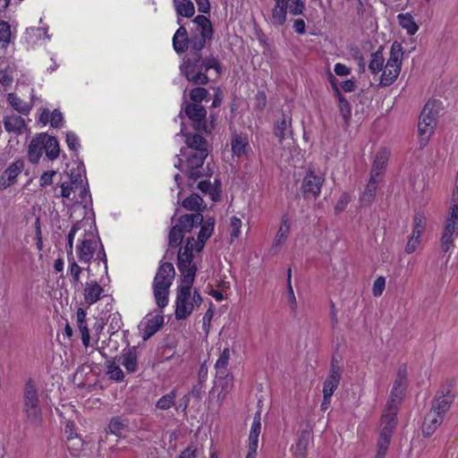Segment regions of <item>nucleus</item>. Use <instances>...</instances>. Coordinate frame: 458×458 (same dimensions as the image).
I'll list each match as a JSON object with an SVG mask.
<instances>
[{"mask_svg":"<svg viewBox=\"0 0 458 458\" xmlns=\"http://www.w3.org/2000/svg\"><path fill=\"white\" fill-rule=\"evenodd\" d=\"M213 230L214 219L208 218L201 225L197 240L194 237L188 238L185 245L180 248L178 251L177 267L182 276L175 300L174 316L178 320L187 318L193 312L195 307H199L202 302V298L198 291L191 293V287L197 272V266L193 262V259L195 253L202 250Z\"/></svg>","mask_w":458,"mask_h":458,"instance_id":"1","label":"nucleus"},{"mask_svg":"<svg viewBox=\"0 0 458 458\" xmlns=\"http://www.w3.org/2000/svg\"><path fill=\"white\" fill-rule=\"evenodd\" d=\"M175 270L172 263L161 264L153 280V293L157 306L161 309L168 304L169 289L174 279Z\"/></svg>","mask_w":458,"mask_h":458,"instance_id":"2","label":"nucleus"},{"mask_svg":"<svg viewBox=\"0 0 458 458\" xmlns=\"http://www.w3.org/2000/svg\"><path fill=\"white\" fill-rule=\"evenodd\" d=\"M441 109V102L429 100L424 106L419 121V137L421 145H425L437 126V117Z\"/></svg>","mask_w":458,"mask_h":458,"instance_id":"3","label":"nucleus"},{"mask_svg":"<svg viewBox=\"0 0 458 458\" xmlns=\"http://www.w3.org/2000/svg\"><path fill=\"white\" fill-rule=\"evenodd\" d=\"M305 10L301 0H274V6L268 22L276 27L282 26L287 20V11L293 16L301 15Z\"/></svg>","mask_w":458,"mask_h":458,"instance_id":"4","label":"nucleus"},{"mask_svg":"<svg viewBox=\"0 0 458 458\" xmlns=\"http://www.w3.org/2000/svg\"><path fill=\"white\" fill-rule=\"evenodd\" d=\"M403 55L402 44L394 41L391 46L390 56L382 70L380 85L386 87L395 81L401 71Z\"/></svg>","mask_w":458,"mask_h":458,"instance_id":"5","label":"nucleus"},{"mask_svg":"<svg viewBox=\"0 0 458 458\" xmlns=\"http://www.w3.org/2000/svg\"><path fill=\"white\" fill-rule=\"evenodd\" d=\"M181 154L186 157V161L182 164L179 158L178 164H174V166L180 168L190 179L195 182L202 176L199 169H202L204 160L207 158L208 152L183 150L182 148Z\"/></svg>","mask_w":458,"mask_h":458,"instance_id":"6","label":"nucleus"},{"mask_svg":"<svg viewBox=\"0 0 458 458\" xmlns=\"http://www.w3.org/2000/svg\"><path fill=\"white\" fill-rule=\"evenodd\" d=\"M83 225L81 230H83L82 238L79 239V242L76 245V254L78 259L81 263L89 265L91 259L94 257V254L100 244L99 239H98L94 233L91 231L87 232L86 230V223L82 221H79ZM87 270L89 271V266H88Z\"/></svg>","mask_w":458,"mask_h":458,"instance_id":"7","label":"nucleus"},{"mask_svg":"<svg viewBox=\"0 0 458 458\" xmlns=\"http://www.w3.org/2000/svg\"><path fill=\"white\" fill-rule=\"evenodd\" d=\"M23 398V410L27 419L33 424H39L42 420L41 409L38 390L31 381H29L25 386Z\"/></svg>","mask_w":458,"mask_h":458,"instance_id":"8","label":"nucleus"},{"mask_svg":"<svg viewBox=\"0 0 458 458\" xmlns=\"http://www.w3.org/2000/svg\"><path fill=\"white\" fill-rule=\"evenodd\" d=\"M196 29L189 40L191 47L199 52L204 48L208 40L213 36V30L210 21L204 15H198L193 20Z\"/></svg>","mask_w":458,"mask_h":458,"instance_id":"9","label":"nucleus"},{"mask_svg":"<svg viewBox=\"0 0 458 458\" xmlns=\"http://www.w3.org/2000/svg\"><path fill=\"white\" fill-rule=\"evenodd\" d=\"M182 73L186 79L196 85H205L208 82V78L204 72L201 65V58L198 53L187 60L180 66Z\"/></svg>","mask_w":458,"mask_h":458,"instance_id":"10","label":"nucleus"},{"mask_svg":"<svg viewBox=\"0 0 458 458\" xmlns=\"http://www.w3.org/2000/svg\"><path fill=\"white\" fill-rule=\"evenodd\" d=\"M82 226H83L82 224L75 223L72 225V227L67 236V252H68L67 258H68V263H69L68 271L72 277V284L75 288L82 285V283L81 280V274L82 272V267H81L78 265V263L76 262V260L74 259V257L72 255L73 241H74L76 233L81 231Z\"/></svg>","mask_w":458,"mask_h":458,"instance_id":"11","label":"nucleus"},{"mask_svg":"<svg viewBox=\"0 0 458 458\" xmlns=\"http://www.w3.org/2000/svg\"><path fill=\"white\" fill-rule=\"evenodd\" d=\"M458 237V204L453 203L450 207L442 236V250L447 252Z\"/></svg>","mask_w":458,"mask_h":458,"instance_id":"12","label":"nucleus"},{"mask_svg":"<svg viewBox=\"0 0 458 458\" xmlns=\"http://www.w3.org/2000/svg\"><path fill=\"white\" fill-rule=\"evenodd\" d=\"M183 110L188 118L191 121L196 131H207V111L205 107L197 103H184Z\"/></svg>","mask_w":458,"mask_h":458,"instance_id":"13","label":"nucleus"},{"mask_svg":"<svg viewBox=\"0 0 458 458\" xmlns=\"http://www.w3.org/2000/svg\"><path fill=\"white\" fill-rule=\"evenodd\" d=\"M324 182L322 175L316 174L313 171L310 170L304 176L301 182V191L305 198H317L321 191V187Z\"/></svg>","mask_w":458,"mask_h":458,"instance_id":"14","label":"nucleus"},{"mask_svg":"<svg viewBox=\"0 0 458 458\" xmlns=\"http://www.w3.org/2000/svg\"><path fill=\"white\" fill-rule=\"evenodd\" d=\"M406 369L404 367L399 368L396 379L394 380L391 390L390 398L387 402V405H389V407L394 406V404L398 407L406 387Z\"/></svg>","mask_w":458,"mask_h":458,"instance_id":"15","label":"nucleus"},{"mask_svg":"<svg viewBox=\"0 0 458 458\" xmlns=\"http://www.w3.org/2000/svg\"><path fill=\"white\" fill-rule=\"evenodd\" d=\"M261 431V412L257 411L254 415L252 425L249 435L248 454L246 458H255L259 445V437Z\"/></svg>","mask_w":458,"mask_h":458,"instance_id":"16","label":"nucleus"},{"mask_svg":"<svg viewBox=\"0 0 458 458\" xmlns=\"http://www.w3.org/2000/svg\"><path fill=\"white\" fill-rule=\"evenodd\" d=\"M290 232V225L288 222L287 216H284L281 220L280 227L276 234V237L273 241L272 246H271V251H273L274 254H276L281 248L284 245V243L287 241L288 235Z\"/></svg>","mask_w":458,"mask_h":458,"instance_id":"17","label":"nucleus"},{"mask_svg":"<svg viewBox=\"0 0 458 458\" xmlns=\"http://www.w3.org/2000/svg\"><path fill=\"white\" fill-rule=\"evenodd\" d=\"M454 399V395L450 390H447L445 393H438L433 401L431 409L435 411H438L439 414L445 417V414L450 409Z\"/></svg>","mask_w":458,"mask_h":458,"instance_id":"18","label":"nucleus"},{"mask_svg":"<svg viewBox=\"0 0 458 458\" xmlns=\"http://www.w3.org/2000/svg\"><path fill=\"white\" fill-rule=\"evenodd\" d=\"M389 157V149L386 148H379L375 156L370 175L380 178L386 167Z\"/></svg>","mask_w":458,"mask_h":458,"instance_id":"19","label":"nucleus"},{"mask_svg":"<svg viewBox=\"0 0 458 458\" xmlns=\"http://www.w3.org/2000/svg\"><path fill=\"white\" fill-rule=\"evenodd\" d=\"M181 133L185 137V150L208 152V141L204 137L197 133H183V128L181 129Z\"/></svg>","mask_w":458,"mask_h":458,"instance_id":"20","label":"nucleus"},{"mask_svg":"<svg viewBox=\"0 0 458 458\" xmlns=\"http://www.w3.org/2000/svg\"><path fill=\"white\" fill-rule=\"evenodd\" d=\"M396 405L389 407V405H386V410L382 415L381 418V425L382 428L380 429V433H386V436L392 437V433L395 428V417L397 413Z\"/></svg>","mask_w":458,"mask_h":458,"instance_id":"21","label":"nucleus"},{"mask_svg":"<svg viewBox=\"0 0 458 458\" xmlns=\"http://www.w3.org/2000/svg\"><path fill=\"white\" fill-rule=\"evenodd\" d=\"M164 318L161 315H154L147 317L145 321L142 323V337L144 340L148 339L155 335L160 327L163 326Z\"/></svg>","mask_w":458,"mask_h":458,"instance_id":"22","label":"nucleus"},{"mask_svg":"<svg viewBox=\"0 0 458 458\" xmlns=\"http://www.w3.org/2000/svg\"><path fill=\"white\" fill-rule=\"evenodd\" d=\"M104 289L97 281L87 282L83 291L85 302L89 306L96 303L101 298Z\"/></svg>","mask_w":458,"mask_h":458,"instance_id":"23","label":"nucleus"},{"mask_svg":"<svg viewBox=\"0 0 458 458\" xmlns=\"http://www.w3.org/2000/svg\"><path fill=\"white\" fill-rule=\"evenodd\" d=\"M4 126L6 131L17 135L22 134L26 130V123L24 119L16 114L5 116L4 118Z\"/></svg>","mask_w":458,"mask_h":458,"instance_id":"24","label":"nucleus"},{"mask_svg":"<svg viewBox=\"0 0 458 458\" xmlns=\"http://www.w3.org/2000/svg\"><path fill=\"white\" fill-rule=\"evenodd\" d=\"M22 169H23L22 161H16L14 163H13L3 173L2 176H1V185L4 188H7V187L11 186L14 182L18 174L22 171Z\"/></svg>","mask_w":458,"mask_h":458,"instance_id":"25","label":"nucleus"},{"mask_svg":"<svg viewBox=\"0 0 458 458\" xmlns=\"http://www.w3.org/2000/svg\"><path fill=\"white\" fill-rule=\"evenodd\" d=\"M444 416L435 411L432 409L428 412L425 417L423 424V433L426 436H430L443 422Z\"/></svg>","mask_w":458,"mask_h":458,"instance_id":"26","label":"nucleus"},{"mask_svg":"<svg viewBox=\"0 0 458 458\" xmlns=\"http://www.w3.org/2000/svg\"><path fill=\"white\" fill-rule=\"evenodd\" d=\"M79 190L81 199L86 198L87 191L82 185V180L79 182L78 178L72 179L70 182L61 184V196L65 199H71L72 193Z\"/></svg>","mask_w":458,"mask_h":458,"instance_id":"27","label":"nucleus"},{"mask_svg":"<svg viewBox=\"0 0 458 458\" xmlns=\"http://www.w3.org/2000/svg\"><path fill=\"white\" fill-rule=\"evenodd\" d=\"M43 141V150H45L47 157L50 160H55L58 157L60 148L59 144L55 137L47 134H40Z\"/></svg>","mask_w":458,"mask_h":458,"instance_id":"28","label":"nucleus"},{"mask_svg":"<svg viewBox=\"0 0 458 458\" xmlns=\"http://www.w3.org/2000/svg\"><path fill=\"white\" fill-rule=\"evenodd\" d=\"M339 369L332 366L330 374L327 377L323 386V395L332 396L335 389L337 388L340 381Z\"/></svg>","mask_w":458,"mask_h":458,"instance_id":"29","label":"nucleus"},{"mask_svg":"<svg viewBox=\"0 0 458 458\" xmlns=\"http://www.w3.org/2000/svg\"><path fill=\"white\" fill-rule=\"evenodd\" d=\"M43 153V141L41 140L40 134L34 137L28 149V157L29 160L33 163L37 164L38 163L41 156Z\"/></svg>","mask_w":458,"mask_h":458,"instance_id":"30","label":"nucleus"},{"mask_svg":"<svg viewBox=\"0 0 458 458\" xmlns=\"http://www.w3.org/2000/svg\"><path fill=\"white\" fill-rule=\"evenodd\" d=\"M232 152L236 157H242L249 147L248 137L245 134H234L231 140Z\"/></svg>","mask_w":458,"mask_h":458,"instance_id":"31","label":"nucleus"},{"mask_svg":"<svg viewBox=\"0 0 458 458\" xmlns=\"http://www.w3.org/2000/svg\"><path fill=\"white\" fill-rule=\"evenodd\" d=\"M202 220V215L197 212L195 214L182 216L175 225L180 226V229L183 233H186L190 232L196 224L201 223Z\"/></svg>","mask_w":458,"mask_h":458,"instance_id":"32","label":"nucleus"},{"mask_svg":"<svg viewBox=\"0 0 458 458\" xmlns=\"http://www.w3.org/2000/svg\"><path fill=\"white\" fill-rule=\"evenodd\" d=\"M76 318H77V326L81 334L82 344L85 347H88L89 344V341H90V335H89V331L87 322H86V311L81 308L78 309L77 314H76Z\"/></svg>","mask_w":458,"mask_h":458,"instance_id":"33","label":"nucleus"},{"mask_svg":"<svg viewBox=\"0 0 458 458\" xmlns=\"http://www.w3.org/2000/svg\"><path fill=\"white\" fill-rule=\"evenodd\" d=\"M173 46L177 53H183L188 48L189 39L187 30L184 27L181 26L175 31L173 38Z\"/></svg>","mask_w":458,"mask_h":458,"instance_id":"34","label":"nucleus"},{"mask_svg":"<svg viewBox=\"0 0 458 458\" xmlns=\"http://www.w3.org/2000/svg\"><path fill=\"white\" fill-rule=\"evenodd\" d=\"M178 16L191 18L195 13V7L191 0H173Z\"/></svg>","mask_w":458,"mask_h":458,"instance_id":"35","label":"nucleus"},{"mask_svg":"<svg viewBox=\"0 0 458 458\" xmlns=\"http://www.w3.org/2000/svg\"><path fill=\"white\" fill-rule=\"evenodd\" d=\"M379 181L380 178L370 175L369 181L360 196V201L362 203L368 204L374 199Z\"/></svg>","mask_w":458,"mask_h":458,"instance_id":"36","label":"nucleus"},{"mask_svg":"<svg viewBox=\"0 0 458 458\" xmlns=\"http://www.w3.org/2000/svg\"><path fill=\"white\" fill-rule=\"evenodd\" d=\"M7 101L16 111L21 114H28L30 111L31 106L21 99L14 93H9L7 95Z\"/></svg>","mask_w":458,"mask_h":458,"instance_id":"37","label":"nucleus"},{"mask_svg":"<svg viewBox=\"0 0 458 458\" xmlns=\"http://www.w3.org/2000/svg\"><path fill=\"white\" fill-rule=\"evenodd\" d=\"M400 26L407 30L409 35H414L418 31V25L410 13H402L397 16Z\"/></svg>","mask_w":458,"mask_h":458,"instance_id":"38","label":"nucleus"},{"mask_svg":"<svg viewBox=\"0 0 458 458\" xmlns=\"http://www.w3.org/2000/svg\"><path fill=\"white\" fill-rule=\"evenodd\" d=\"M391 437L390 436H386V433H379L375 458H385L391 442Z\"/></svg>","mask_w":458,"mask_h":458,"instance_id":"39","label":"nucleus"},{"mask_svg":"<svg viewBox=\"0 0 458 458\" xmlns=\"http://www.w3.org/2000/svg\"><path fill=\"white\" fill-rule=\"evenodd\" d=\"M385 64V59L381 52L377 51L371 55V59L369 64V70L373 74H377L382 72Z\"/></svg>","mask_w":458,"mask_h":458,"instance_id":"40","label":"nucleus"},{"mask_svg":"<svg viewBox=\"0 0 458 458\" xmlns=\"http://www.w3.org/2000/svg\"><path fill=\"white\" fill-rule=\"evenodd\" d=\"M123 366L129 371L134 372L137 369V356L134 351L129 350L123 355Z\"/></svg>","mask_w":458,"mask_h":458,"instance_id":"41","label":"nucleus"},{"mask_svg":"<svg viewBox=\"0 0 458 458\" xmlns=\"http://www.w3.org/2000/svg\"><path fill=\"white\" fill-rule=\"evenodd\" d=\"M175 397L176 392L175 390H172L170 393L163 395L157 400L156 407L164 411L168 410L174 404Z\"/></svg>","mask_w":458,"mask_h":458,"instance_id":"42","label":"nucleus"},{"mask_svg":"<svg viewBox=\"0 0 458 458\" xmlns=\"http://www.w3.org/2000/svg\"><path fill=\"white\" fill-rule=\"evenodd\" d=\"M335 92L338 97V106L340 113L344 122L348 123L352 114L351 106L348 103V101L344 99V97L341 95L339 89L335 88Z\"/></svg>","mask_w":458,"mask_h":458,"instance_id":"43","label":"nucleus"},{"mask_svg":"<svg viewBox=\"0 0 458 458\" xmlns=\"http://www.w3.org/2000/svg\"><path fill=\"white\" fill-rule=\"evenodd\" d=\"M426 225L427 218L425 215L421 212L416 213L413 217V226L411 233L421 236L425 231Z\"/></svg>","mask_w":458,"mask_h":458,"instance_id":"44","label":"nucleus"},{"mask_svg":"<svg viewBox=\"0 0 458 458\" xmlns=\"http://www.w3.org/2000/svg\"><path fill=\"white\" fill-rule=\"evenodd\" d=\"M203 199L198 194H191L182 201V206L189 210L199 211L202 206Z\"/></svg>","mask_w":458,"mask_h":458,"instance_id":"45","label":"nucleus"},{"mask_svg":"<svg viewBox=\"0 0 458 458\" xmlns=\"http://www.w3.org/2000/svg\"><path fill=\"white\" fill-rule=\"evenodd\" d=\"M229 360H230V350L228 348H225L215 364V368L218 374H222V375L225 374V369L229 363Z\"/></svg>","mask_w":458,"mask_h":458,"instance_id":"46","label":"nucleus"},{"mask_svg":"<svg viewBox=\"0 0 458 458\" xmlns=\"http://www.w3.org/2000/svg\"><path fill=\"white\" fill-rule=\"evenodd\" d=\"M127 427V423L125 420L121 418H114L110 420L108 425L109 432L115 435L116 437H121L123 432Z\"/></svg>","mask_w":458,"mask_h":458,"instance_id":"47","label":"nucleus"},{"mask_svg":"<svg viewBox=\"0 0 458 458\" xmlns=\"http://www.w3.org/2000/svg\"><path fill=\"white\" fill-rule=\"evenodd\" d=\"M183 234L184 233L180 229V226L174 225L168 235L169 246L177 247L182 242Z\"/></svg>","mask_w":458,"mask_h":458,"instance_id":"48","label":"nucleus"},{"mask_svg":"<svg viewBox=\"0 0 458 458\" xmlns=\"http://www.w3.org/2000/svg\"><path fill=\"white\" fill-rule=\"evenodd\" d=\"M208 90L204 88L197 87L192 89L190 91L189 97H190V102L189 103H197L200 104L201 102L207 98L208 97Z\"/></svg>","mask_w":458,"mask_h":458,"instance_id":"49","label":"nucleus"},{"mask_svg":"<svg viewBox=\"0 0 458 458\" xmlns=\"http://www.w3.org/2000/svg\"><path fill=\"white\" fill-rule=\"evenodd\" d=\"M11 30L5 21H0V48H5L10 41Z\"/></svg>","mask_w":458,"mask_h":458,"instance_id":"50","label":"nucleus"},{"mask_svg":"<svg viewBox=\"0 0 458 458\" xmlns=\"http://www.w3.org/2000/svg\"><path fill=\"white\" fill-rule=\"evenodd\" d=\"M106 373L110 378L116 381L123 380L124 375L123 370L114 361H108L106 363Z\"/></svg>","mask_w":458,"mask_h":458,"instance_id":"51","label":"nucleus"},{"mask_svg":"<svg viewBox=\"0 0 458 458\" xmlns=\"http://www.w3.org/2000/svg\"><path fill=\"white\" fill-rule=\"evenodd\" d=\"M420 235L411 233L405 247V251L408 254L413 253L419 248L420 244Z\"/></svg>","mask_w":458,"mask_h":458,"instance_id":"52","label":"nucleus"},{"mask_svg":"<svg viewBox=\"0 0 458 458\" xmlns=\"http://www.w3.org/2000/svg\"><path fill=\"white\" fill-rule=\"evenodd\" d=\"M201 65H203L205 73L210 69L216 70L217 73H219L221 70L220 64L215 57H208L204 60L201 59Z\"/></svg>","mask_w":458,"mask_h":458,"instance_id":"53","label":"nucleus"},{"mask_svg":"<svg viewBox=\"0 0 458 458\" xmlns=\"http://www.w3.org/2000/svg\"><path fill=\"white\" fill-rule=\"evenodd\" d=\"M386 287V278L384 276H378L373 283L372 293L375 297L382 295Z\"/></svg>","mask_w":458,"mask_h":458,"instance_id":"54","label":"nucleus"},{"mask_svg":"<svg viewBox=\"0 0 458 458\" xmlns=\"http://www.w3.org/2000/svg\"><path fill=\"white\" fill-rule=\"evenodd\" d=\"M290 125V120H287L285 117L282 119V121L277 124L275 133L276 137L279 138L280 140H284L286 135V131Z\"/></svg>","mask_w":458,"mask_h":458,"instance_id":"55","label":"nucleus"},{"mask_svg":"<svg viewBox=\"0 0 458 458\" xmlns=\"http://www.w3.org/2000/svg\"><path fill=\"white\" fill-rule=\"evenodd\" d=\"M230 226L232 228L231 237L236 239L241 233L242 220L236 216L231 218Z\"/></svg>","mask_w":458,"mask_h":458,"instance_id":"56","label":"nucleus"},{"mask_svg":"<svg viewBox=\"0 0 458 458\" xmlns=\"http://www.w3.org/2000/svg\"><path fill=\"white\" fill-rule=\"evenodd\" d=\"M66 143L69 148L72 150H77L80 147L79 138L72 131H69L66 133Z\"/></svg>","mask_w":458,"mask_h":458,"instance_id":"57","label":"nucleus"},{"mask_svg":"<svg viewBox=\"0 0 458 458\" xmlns=\"http://www.w3.org/2000/svg\"><path fill=\"white\" fill-rule=\"evenodd\" d=\"M309 442V435L305 432H302L299 442L297 443V450L300 452L301 456L302 457L304 455V453L306 451V448L308 446Z\"/></svg>","mask_w":458,"mask_h":458,"instance_id":"58","label":"nucleus"},{"mask_svg":"<svg viewBox=\"0 0 458 458\" xmlns=\"http://www.w3.org/2000/svg\"><path fill=\"white\" fill-rule=\"evenodd\" d=\"M13 78L10 70L4 69L0 71V83L3 86H10Z\"/></svg>","mask_w":458,"mask_h":458,"instance_id":"59","label":"nucleus"},{"mask_svg":"<svg viewBox=\"0 0 458 458\" xmlns=\"http://www.w3.org/2000/svg\"><path fill=\"white\" fill-rule=\"evenodd\" d=\"M351 200V197L349 196V194L347 193H343L341 195V197L339 198L336 205H335V211L336 212H341L343 211L346 206L348 205V203L350 202Z\"/></svg>","mask_w":458,"mask_h":458,"instance_id":"60","label":"nucleus"},{"mask_svg":"<svg viewBox=\"0 0 458 458\" xmlns=\"http://www.w3.org/2000/svg\"><path fill=\"white\" fill-rule=\"evenodd\" d=\"M63 123V114L58 110H54L50 114V124L52 127H59Z\"/></svg>","mask_w":458,"mask_h":458,"instance_id":"61","label":"nucleus"},{"mask_svg":"<svg viewBox=\"0 0 458 458\" xmlns=\"http://www.w3.org/2000/svg\"><path fill=\"white\" fill-rule=\"evenodd\" d=\"M287 301L290 304L291 309L295 310L297 307V300L294 295L292 284H289V285H287Z\"/></svg>","mask_w":458,"mask_h":458,"instance_id":"62","label":"nucleus"},{"mask_svg":"<svg viewBox=\"0 0 458 458\" xmlns=\"http://www.w3.org/2000/svg\"><path fill=\"white\" fill-rule=\"evenodd\" d=\"M255 104L257 107L262 110L267 105V97L263 91H259L255 96Z\"/></svg>","mask_w":458,"mask_h":458,"instance_id":"63","label":"nucleus"},{"mask_svg":"<svg viewBox=\"0 0 458 458\" xmlns=\"http://www.w3.org/2000/svg\"><path fill=\"white\" fill-rule=\"evenodd\" d=\"M56 173L55 171H50V172H46L44 173L40 179H39V182H40V185L41 186H47V185H49L52 183V181H53V176Z\"/></svg>","mask_w":458,"mask_h":458,"instance_id":"64","label":"nucleus"}]
</instances>
